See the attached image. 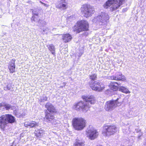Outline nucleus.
<instances>
[{"instance_id":"obj_4","label":"nucleus","mask_w":146,"mask_h":146,"mask_svg":"<svg viewBox=\"0 0 146 146\" xmlns=\"http://www.w3.org/2000/svg\"><path fill=\"white\" fill-rule=\"evenodd\" d=\"M89 24L87 21L82 20L77 22L73 28V31L76 33H79L82 31H86L88 30Z\"/></svg>"},{"instance_id":"obj_28","label":"nucleus","mask_w":146,"mask_h":146,"mask_svg":"<svg viewBox=\"0 0 146 146\" xmlns=\"http://www.w3.org/2000/svg\"><path fill=\"white\" fill-rule=\"evenodd\" d=\"M32 13L33 15V16H34L35 17H38V10H33Z\"/></svg>"},{"instance_id":"obj_19","label":"nucleus","mask_w":146,"mask_h":146,"mask_svg":"<svg viewBox=\"0 0 146 146\" xmlns=\"http://www.w3.org/2000/svg\"><path fill=\"white\" fill-rule=\"evenodd\" d=\"M25 126L26 127H33L38 126V123L35 121L26 122L25 123Z\"/></svg>"},{"instance_id":"obj_11","label":"nucleus","mask_w":146,"mask_h":146,"mask_svg":"<svg viewBox=\"0 0 146 146\" xmlns=\"http://www.w3.org/2000/svg\"><path fill=\"white\" fill-rule=\"evenodd\" d=\"M31 21L33 23H37V25L40 27H43L46 25V23L44 20H40L38 17L33 16Z\"/></svg>"},{"instance_id":"obj_9","label":"nucleus","mask_w":146,"mask_h":146,"mask_svg":"<svg viewBox=\"0 0 146 146\" xmlns=\"http://www.w3.org/2000/svg\"><path fill=\"white\" fill-rule=\"evenodd\" d=\"M117 131V128L115 125H105L103 126L102 133L104 136H110L113 135Z\"/></svg>"},{"instance_id":"obj_16","label":"nucleus","mask_w":146,"mask_h":146,"mask_svg":"<svg viewBox=\"0 0 146 146\" xmlns=\"http://www.w3.org/2000/svg\"><path fill=\"white\" fill-rule=\"evenodd\" d=\"M15 59H13L9 62V66L8 68L11 73H13L15 71Z\"/></svg>"},{"instance_id":"obj_15","label":"nucleus","mask_w":146,"mask_h":146,"mask_svg":"<svg viewBox=\"0 0 146 146\" xmlns=\"http://www.w3.org/2000/svg\"><path fill=\"white\" fill-rule=\"evenodd\" d=\"M45 107L47 110L51 113H55L56 111L54 107L49 102L45 104Z\"/></svg>"},{"instance_id":"obj_12","label":"nucleus","mask_w":146,"mask_h":146,"mask_svg":"<svg viewBox=\"0 0 146 146\" xmlns=\"http://www.w3.org/2000/svg\"><path fill=\"white\" fill-rule=\"evenodd\" d=\"M45 120L47 122L51 123L52 124H55L56 123L54 122L55 119L54 117L51 113L46 111L45 112Z\"/></svg>"},{"instance_id":"obj_21","label":"nucleus","mask_w":146,"mask_h":146,"mask_svg":"<svg viewBox=\"0 0 146 146\" xmlns=\"http://www.w3.org/2000/svg\"><path fill=\"white\" fill-rule=\"evenodd\" d=\"M35 133L37 137L40 138L44 133V131L43 129H40L37 130H35Z\"/></svg>"},{"instance_id":"obj_22","label":"nucleus","mask_w":146,"mask_h":146,"mask_svg":"<svg viewBox=\"0 0 146 146\" xmlns=\"http://www.w3.org/2000/svg\"><path fill=\"white\" fill-rule=\"evenodd\" d=\"M119 85V83L113 82H111V91H116L118 89V86Z\"/></svg>"},{"instance_id":"obj_34","label":"nucleus","mask_w":146,"mask_h":146,"mask_svg":"<svg viewBox=\"0 0 146 146\" xmlns=\"http://www.w3.org/2000/svg\"><path fill=\"white\" fill-rule=\"evenodd\" d=\"M114 10H113V9L112 10V11Z\"/></svg>"},{"instance_id":"obj_31","label":"nucleus","mask_w":146,"mask_h":146,"mask_svg":"<svg viewBox=\"0 0 146 146\" xmlns=\"http://www.w3.org/2000/svg\"><path fill=\"white\" fill-rule=\"evenodd\" d=\"M137 132H138H138L139 133V135H138V137L139 138L141 137V136L142 135V133L141 132L140 130H139V131H137Z\"/></svg>"},{"instance_id":"obj_25","label":"nucleus","mask_w":146,"mask_h":146,"mask_svg":"<svg viewBox=\"0 0 146 146\" xmlns=\"http://www.w3.org/2000/svg\"><path fill=\"white\" fill-rule=\"evenodd\" d=\"M119 89V91L123 93L126 94L130 93V91H129L128 89L124 86H120Z\"/></svg>"},{"instance_id":"obj_30","label":"nucleus","mask_w":146,"mask_h":146,"mask_svg":"<svg viewBox=\"0 0 146 146\" xmlns=\"http://www.w3.org/2000/svg\"><path fill=\"white\" fill-rule=\"evenodd\" d=\"M43 32L47 34L48 32H50V30L48 28H46L45 29L43 30Z\"/></svg>"},{"instance_id":"obj_13","label":"nucleus","mask_w":146,"mask_h":146,"mask_svg":"<svg viewBox=\"0 0 146 146\" xmlns=\"http://www.w3.org/2000/svg\"><path fill=\"white\" fill-rule=\"evenodd\" d=\"M124 76L120 73H118L115 74V76H109L108 79L112 80H124Z\"/></svg>"},{"instance_id":"obj_32","label":"nucleus","mask_w":146,"mask_h":146,"mask_svg":"<svg viewBox=\"0 0 146 146\" xmlns=\"http://www.w3.org/2000/svg\"><path fill=\"white\" fill-rule=\"evenodd\" d=\"M83 54L82 52H80L79 54H78V56L79 57H80Z\"/></svg>"},{"instance_id":"obj_1","label":"nucleus","mask_w":146,"mask_h":146,"mask_svg":"<svg viewBox=\"0 0 146 146\" xmlns=\"http://www.w3.org/2000/svg\"><path fill=\"white\" fill-rule=\"evenodd\" d=\"M82 98L84 101H81L75 104L73 108L77 111L86 112L90 107V104H94L95 99L93 96H84Z\"/></svg>"},{"instance_id":"obj_5","label":"nucleus","mask_w":146,"mask_h":146,"mask_svg":"<svg viewBox=\"0 0 146 146\" xmlns=\"http://www.w3.org/2000/svg\"><path fill=\"white\" fill-rule=\"evenodd\" d=\"M117 98L109 101L106 102L105 106L106 110L108 111H110L113 110L116 106H120L121 104V101H118L120 97L116 95Z\"/></svg>"},{"instance_id":"obj_7","label":"nucleus","mask_w":146,"mask_h":146,"mask_svg":"<svg viewBox=\"0 0 146 146\" xmlns=\"http://www.w3.org/2000/svg\"><path fill=\"white\" fill-rule=\"evenodd\" d=\"M109 16L107 13L102 12L101 15L94 17L92 21L94 23H99L101 25H106L109 21Z\"/></svg>"},{"instance_id":"obj_27","label":"nucleus","mask_w":146,"mask_h":146,"mask_svg":"<svg viewBox=\"0 0 146 146\" xmlns=\"http://www.w3.org/2000/svg\"><path fill=\"white\" fill-rule=\"evenodd\" d=\"M48 98L45 96H41L40 97L39 101L40 102H44L47 100Z\"/></svg>"},{"instance_id":"obj_8","label":"nucleus","mask_w":146,"mask_h":146,"mask_svg":"<svg viewBox=\"0 0 146 146\" xmlns=\"http://www.w3.org/2000/svg\"><path fill=\"white\" fill-rule=\"evenodd\" d=\"M72 122L73 126L77 130H82L85 126L86 121L82 117L74 118L72 120Z\"/></svg>"},{"instance_id":"obj_33","label":"nucleus","mask_w":146,"mask_h":146,"mask_svg":"<svg viewBox=\"0 0 146 146\" xmlns=\"http://www.w3.org/2000/svg\"><path fill=\"white\" fill-rule=\"evenodd\" d=\"M40 2L44 6L47 7L48 6V5H47L46 4H45V3H43L41 1H40Z\"/></svg>"},{"instance_id":"obj_20","label":"nucleus","mask_w":146,"mask_h":146,"mask_svg":"<svg viewBox=\"0 0 146 146\" xmlns=\"http://www.w3.org/2000/svg\"><path fill=\"white\" fill-rule=\"evenodd\" d=\"M62 38L63 41L66 43L70 41L72 39V37L69 34H66L62 36Z\"/></svg>"},{"instance_id":"obj_29","label":"nucleus","mask_w":146,"mask_h":146,"mask_svg":"<svg viewBox=\"0 0 146 146\" xmlns=\"http://www.w3.org/2000/svg\"><path fill=\"white\" fill-rule=\"evenodd\" d=\"M11 85L10 84H8L6 86L4 87V90H11Z\"/></svg>"},{"instance_id":"obj_18","label":"nucleus","mask_w":146,"mask_h":146,"mask_svg":"<svg viewBox=\"0 0 146 146\" xmlns=\"http://www.w3.org/2000/svg\"><path fill=\"white\" fill-rule=\"evenodd\" d=\"M61 3L56 5V7L59 9H65L68 8V6L66 4V0H60Z\"/></svg>"},{"instance_id":"obj_3","label":"nucleus","mask_w":146,"mask_h":146,"mask_svg":"<svg viewBox=\"0 0 146 146\" xmlns=\"http://www.w3.org/2000/svg\"><path fill=\"white\" fill-rule=\"evenodd\" d=\"M15 117L11 115H3L0 117V127L3 129L9 123H12L15 122Z\"/></svg>"},{"instance_id":"obj_24","label":"nucleus","mask_w":146,"mask_h":146,"mask_svg":"<svg viewBox=\"0 0 146 146\" xmlns=\"http://www.w3.org/2000/svg\"><path fill=\"white\" fill-rule=\"evenodd\" d=\"M84 141L82 140H77L74 144V146H84Z\"/></svg>"},{"instance_id":"obj_26","label":"nucleus","mask_w":146,"mask_h":146,"mask_svg":"<svg viewBox=\"0 0 146 146\" xmlns=\"http://www.w3.org/2000/svg\"><path fill=\"white\" fill-rule=\"evenodd\" d=\"M81 8L83 9H92V7L88 4H85L82 5Z\"/></svg>"},{"instance_id":"obj_2","label":"nucleus","mask_w":146,"mask_h":146,"mask_svg":"<svg viewBox=\"0 0 146 146\" xmlns=\"http://www.w3.org/2000/svg\"><path fill=\"white\" fill-rule=\"evenodd\" d=\"M91 80L89 82L90 87L93 90L101 92L104 88V86L99 81H95L97 78V75L92 74L89 76Z\"/></svg>"},{"instance_id":"obj_10","label":"nucleus","mask_w":146,"mask_h":146,"mask_svg":"<svg viewBox=\"0 0 146 146\" xmlns=\"http://www.w3.org/2000/svg\"><path fill=\"white\" fill-rule=\"evenodd\" d=\"M86 135L91 140L96 138L98 135V133L92 128H89L86 130Z\"/></svg>"},{"instance_id":"obj_23","label":"nucleus","mask_w":146,"mask_h":146,"mask_svg":"<svg viewBox=\"0 0 146 146\" xmlns=\"http://www.w3.org/2000/svg\"><path fill=\"white\" fill-rule=\"evenodd\" d=\"M47 47L48 49L51 52L52 54L54 55L55 54V48L53 44H51L47 45Z\"/></svg>"},{"instance_id":"obj_14","label":"nucleus","mask_w":146,"mask_h":146,"mask_svg":"<svg viewBox=\"0 0 146 146\" xmlns=\"http://www.w3.org/2000/svg\"><path fill=\"white\" fill-rule=\"evenodd\" d=\"M12 107L11 105L5 102L0 104V110L2 111L8 110L10 109H12Z\"/></svg>"},{"instance_id":"obj_17","label":"nucleus","mask_w":146,"mask_h":146,"mask_svg":"<svg viewBox=\"0 0 146 146\" xmlns=\"http://www.w3.org/2000/svg\"><path fill=\"white\" fill-rule=\"evenodd\" d=\"M81 12L84 17H88L91 16L94 14V10H82Z\"/></svg>"},{"instance_id":"obj_6","label":"nucleus","mask_w":146,"mask_h":146,"mask_svg":"<svg viewBox=\"0 0 146 146\" xmlns=\"http://www.w3.org/2000/svg\"><path fill=\"white\" fill-rule=\"evenodd\" d=\"M125 0H108L104 5V7L105 9L112 8L111 9H117L119 8L121 5L124 3Z\"/></svg>"}]
</instances>
